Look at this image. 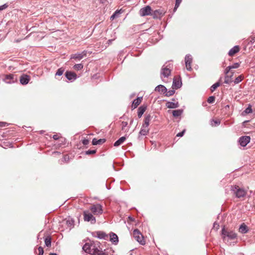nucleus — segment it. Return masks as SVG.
<instances>
[{
  "instance_id": "1",
  "label": "nucleus",
  "mask_w": 255,
  "mask_h": 255,
  "mask_svg": "<svg viewBox=\"0 0 255 255\" xmlns=\"http://www.w3.org/2000/svg\"><path fill=\"white\" fill-rule=\"evenodd\" d=\"M85 252L91 255H104V252L100 248V243L98 241H90L83 247Z\"/></svg>"
},
{
  "instance_id": "2",
  "label": "nucleus",
  "mask_w": 255,
  "mask_h": 255,
  "mask_svg": "<svg viewBox=\"0 0 255 255\" xmlns=\"http://www.w3.org/2000/svg\"><path fill=\"white\" fill-rule=\"evenodd\" d=\"M221 235L223 241L225 243L229 242L230 240L236 239L237 237V235L234 231L226 229L225 227L222 229Z\"/></svg>"
},
{
  "instance_id": "3",
  "label": "nucleus",
  "mask_w": 255,
  "mask_h": 255,
  "mask_svg": "<svg viewBox=\"0 0 255 255\" xmlns=\"http://www.w3.org/2000/svg\"><path fill=\"white\" fill-rule=\"evenodd\" d=\"M231 190L233 194L239 198L243 197L246 195V190L237 185L231 186Z\"/></svg>"
},
{
  "instance_id": "4",
  "label": "nucleus",
  "mask_w": 255,
  "mask_h": 255,
  "mask_svg": "<svg viewBox=\"0 0 255 255\" xmlns=\"http://www.w3.org/2000/svg\"><path fill=\"white\" fill-rule=\"evenodd\" d=\"M91 212L95 215H100L103 213L102 206L99 204L93 205L90 208Z\"/></svg>"
},
{
  "instance_id": "5",
  "label": "nucleus",
  "mask_w": 255,
  "mask_h": 255,
  "mask_svg": "<svg viewBox=\"0 0 255 255\" xmlns=\"http://www.w3.org/2000/svg\"><path fill=\"white\" fill-rule=\"evenodd\" d=\"M133 236L135 240L141 245H143L145 244V242L143 239V237L138 229L134 230Z\"/></svg>"
},
{
  "instance_id": "6",
  "label": "nucleus",
  "mask_w": 255,
  "mask_h": 255,
  "mask_svg": "<svg viewBox=\"0 0 255 255\" xmlns=\"http://www.w3.org/2000/svg\"><path fill=\"white\" fill-rule=\"evenodd\" d=\"M84 219L85 221L90 222L92 224L96 223V219L93 215L88 211L83 212Z\"/></svg>"
},
{
  "instance_id": "7",
  "label": "nucleus",
  "mask_w": 255,
  "mask_h": 255,
  "mask_svg": "<svg viewBox=\"0 0 255 255\" xmlns=\"http://www.w3.org/2000/svg\"><path fill=\"white\" fill-rule=\"evenodd\" d=\"M3 80L7 84H12L17 81L15 76L12 74L4 75Z\"/></svg>"
},
{
  "instance_id": "8",
  "label": "nucleus",
  "mask_w": 255,
  "mask_h": 255,
  "mask_svg": "<svg viewBox=\"0 0 255 255\" xmlns=\"http://www.w3.org/2000/svg\"><path fill=\"white\" fill-rule=\"evenodd\" d=\"M152 10L150 6L147 5L144 7L141 8L139 11V15L141 16H145L147 15H151Z\"/></svg>"
},
{
  "instance_id": "9",
  "label": "nucleus",
  "mask_w": 255,
  "mask_h": 255,
  "mask_svg": "<svg viewBox=\"0 0 255 255\" xmlns=\"http://www.w3.org/2000/svg\"><path fill=\"white\" fill-rule=\"evenodd\" d=\"M171 64L166 63V65H164L161 69V75L164 77H168L171 73Z\"/></svg>"
},
{
  "instance_id": "10",
  "label": "nucleus",
  "mask_w": 255,
  "mask_h": 255,
  "mask_svg": "<svg viewBox=\"0 0 255 255\" xmlns=\"http://www.w3.org/2000/svg\"><path fill=\"white\" fill-rule=\"evenodd\" d=\"M185 62L186 69L188 71H191L192 70L191 63L192 62V57L190 54H187L185 57Z\"/></svg>"
},
{
  "instance_id": "11",
  "label": "nucleus",
  "mask_w": 255,
  "mask_h": 255,
  "mask_svg": "<svg viewBox=\"0 0 255 255\" xmlns=\"http://www.w3.org/2000/svg\"><path fill=\"white\" fill-rule=\"evenodd\" d=\"M251 138L249 136H243L240 137L239 142L242 146H246L250 142Z\"/></svg>"
},
{
  "instance_id": "12",
  "label": "nucleus",
  "mask_w": 255,
  "mask_h": 255,
  "mask_svg": "<svg viewBox=\"0 0 255 255\" xmlns=\"http://www.w3.org/2000/svg\"><path fill=\"white\" fill-rule=\"evenodd\" d=\"M30 79L29 76L26 74H23L20 76L19 81L22 85H26L28 83Z\"/></svg>"
},
{
  "instance_id": "13",
  "label": "nucleus",
  "mask_w": 255,
  "mask_h": 255,
  "mask_svg": "<svg viewBox=\"0 0 255 255\" xmlns=\"http://www.w3.org/2000/svg\"><path fill=\"white\" fill-rule=\"evenodd\" d=\"M86 55V51H84L82 53H77L71 55V58L81 60Z\"/></svg>"
},
{
  "instance_id": "14",
  "label": "nucleus",
  "mask_w": 255,
  "mask_h": 255,
  "mask_svg": "<svg viewBox=\"0 0 255 255\" xmlns=\"http://www.w3.org/2000/svg\"><path fill=\"white\" fill-rule=\"evenodd\" d=\"M65 76L70 81H74L77 78V75L71 71H67L65 73Z\"/></svg>"
},
{
  "instance_id": "15",
  "label": "nucleus",
  "mask_w": 255,
  "mask_h": 255,
  "mask_svg": "<svg viewBox=\"0 0 255 255\" xmlns=\"http://www.w3.org/2000/svg\"><path fill=\"white\" fill-rule=\"evenodd\" d=\"M164 12L160 9H156L152 11L151 16H152L154 18H158L161 16H162Z\"/></svg>"
},
{
  "instance_id": "16",
  "label": "nucleus",
  "mask_w": 255,
  "mask_h": 255,
  "mask_svg": "<svg viewBox=\"0 0 255 255\" xmlns=\"http://www.w3.org/2000/svg\"><path fill=\"white\" fill-rule=\"evenodd\" d=\"M110 241H111L113 244L117 245L119 242V239L118 236L114 233H111L110 234Z\"/></svg>"
},
{
  "instance_id": "17",
  "label": "nucleus",
  "mask_w": 255,
  "mask_h": 255,
  "mask_svg": "<svg viewBox=\"0 0 255 255\" xmlns=\"http://www.w3.org/2000/svg\"><path fill=\"white\" fill-rule=\"evenodd\" d=\"M239 51L240 47L238 45H236L229 50L228 54L230 56H233L235 54L238 53Z\"/></svg>"
},
{
  "instance_id": "18",
  "label": "nucleus",
  "mask_w": 255,
  "mask_h": 255,
  "mask_svg": "<svg viewBox=\"0 0 255 255\" xmlns=\"http://www.w3.org/2000/svg\"><path fill=\"white\" fill-rule=\"evenodd\" d=\"M155 91L159 92L161 94H165L166 92V88L162 85H159L155 87Z\"/></svg>"
},
{
  "instance_id": "19",
  "label": "nucleus",
  "mask_w": 255,
  "mask_h": 255,
  "mask_svg": "<svg viewBox=\"0 0 255 255\" xmlns=\"http://www.w3.org/2000/svg\"><path fill=\"white\" fill-rule=\"evenodd\" d=\"M249 231L247 226L245 223H242L239 229V232L242 234H246Z\"/></svg>"
},
{
  "instance_id": "20",
  "label": "nucleus",
  "mask_w": 255,
  "mask_h": 255,
  "mask_svg": "<svg viewBox=\"0 0 255 255\" xmlns=\"http://www.w3.org/2000/svg\"><path fill=\"white\" fill-rule=\"evenodd\" d=\"M166 106L169 109H174L178 108L179 105L178 102H167L166 103Z\"/></svg>"
},
{
  "instance_id": "21",
  "label": "nucleus",
  "mask_w": 255,
  "mask_h": 255,
  "mask_svg": "<svg viewBox=\"0 0 255 255\" xmlns=\"http://www.w3.org/2000/svg\"><path fill=\"white\" fill-rule=\"evenodd\" d=\"M151 119V117L150 115H148L146 116L144 118V123L143 124V125L142 126V128H148Z\"/></svg>"
},
{
  "instance_id": "22",
  "label": "nucleus",
  "mask_w": 255,
  "mask_h": 255,
  "mask_svg": "<svg viewBox=\"0 0 255 255\" xmlns=\"http://www.w3.org/2000/svg\"><path fill=\"white\" fill-rule=\"evenodd\" d=\"M142 99V97H138L136 99H134L132 102V108L135 109L140 104Z\"/></svg>"
},
{
  "instance_id": "23",
  "label": "nucleus",
  "mask_w": 255,
  "mask_h": 255,
  "mask_svg": "<svg viewBox=\"0 0 255 255\" xmlns=\"http://www.w3.org/2000/svg\"><path fill=\"white\" fill-rule=\"evenodd\" d=\"M106 141V139L104 138L97 139L95 138H93L92 140V144L93 145H101L104 143Z\"/></svg>"
},
{
  "instance_id": "24",
  "label": "nucleus",
  "mask_w": 255,
  "mask_h": 255,
  "mask_svg": "<svg viewBox=\"0 0 255 255\" xmlns=\"http://www.w3.org/2000/svg\"><path fill=\"white\" fill-rule=\"evenodd\" d=\"M146 109V107L145 106H140V107L138 108L137 111V115L139 118L141 117L142 115L145 111Z\"/></svg>"
},
{
  "instance_id": "25",
  "label": "nucleus",
  "mask_w": 255,
  "mask_h": 255,
  "mask_svg": "<svg viewBox=\"0 0 255 255\" xmlns=\"http://www.w3.org/2000/svg\"><path fill=\"white\" fill-rule=\"evenodd\" d=\"M126 138L125 136H122L120 137L118 140H117L115 143L114 146H118L120 145L121 144H122L124 141L126 140Z\"/></svg>"
},
{
  "instance_id": "26",
  "label": "nucleus",
  "mask_w": 255,
  "mask_h": 255,
  "mask_svg": "<svg viewBox=\"0 0 255 255\" xmlns=\"http://www.w3.org/2000/svg\"><path fill=\"white\" fill-rule=\"evenodd\" d=\"M183 110L181 109L174 110L172 111V115L174 117H177L181 115Z\"/></svg>"
},
{
  "instance_id": "27",
  "label": "nucleus",
  "mask_w": 255,
  "mask_h": 255,
  "mask_svg": "<svg viewBox=\"0 0 255 255\" xmlns=\"http://www.w3.org/2000/svg\"><path fill=\"white\" fill-rule=\"evenodd\" d=\"M149 131V129L148 128H141L139 134L141 135H146L147 134Z\"/></svg>"
},
{
  "instance_id": "28",
  "label": "nucleus",
  "mask_w": 255,
  "mask_h": 255,
  "mask_svg": "<svg viewBox=\"0 0 255 255\" xmlns=\"http://www.w3.org/2000/svg\"><path fill=\"white\" fill-rule=\"evenodd\" d=\"M97 237L101 239H105L106 238H108V236L103 232H97Z\"/></svg>"
},
{
  "instance_id": "29",
  "label": "nucleus",
  "mask_w": 255,
  "mask_h": 255,
  "mask_svg": "<svg viewBox=\"0 0 255 255\" xmlns=\"http://www.w3.org/2000/svg\"><path fill=\"white\" fill-rule=\"evenodd\" d=\"M182 85V83L179 80H174L173 82L172 86L174 87L176 89L179 88Z\"/></svg>"
},
{
  "instance_id": "30",
  "label": "nucleus",
  "mask_w": 255,
  "mask_h": 255,
  "mask_svg": "<svg viewBox=\"0 0 255 255\" xmlns=\"http://www.w3.org/2000/svg\"><path fill=\"white\" fill-rule=\"evenodd\" d=\"M233 75V73L231 76L226 75L225 77V81H224L225 83L229 84V83H231L232 82V79Z\"/></svg>"
},
{
  "instance_id": "31",
  "label": "nucleus",
  "mask_w": 255,
  "mask_h": 255,
  "mask_svg": "<svg viewBox=\"0 0 255 255\" xmlns=\"http://www.w3.org/2000/svg\"><path fill=\"white\" fill-rule=\"evenodd\" d=\"M251 113H252V109L251 106L250 105L249 107L247 108L244 112H243L242 114L243 116H245L246 115L250 114Z\"/></svg>"
},
{
  "instance_id": "32",
  "label": "nucleus",
  "mask_w": 255,
  "mask_h": 255,
  "mask_svg": "<svg viewBox=\"0 0 255 255\" xmlns=\"http://www.w3.org/2000/svg\"><path fill=\"white\" fill-rule=\"evenodd\" d=\"M44 242H45V244L46 246H47V247H49L51 246V237L50 236L47 237L45 239Z\"/></svg>"
},
{
  "instance_id": "33",
  "label": "nucleus",
  "mask_w": 255,
  "mask_h": 255,
  "mask_svg": "<svg viewBox=\"0 0 255 255\" xmlns=\"http://www.w3.org/2000/svg\"><path fill=\"white\" fill-rule=\"evenodd\" d=\"M121 13L120 10H117L111 16L110 18L112 20H113L116 17L119 16V15Z\"/></svg>"
},
{
  "instance_id": "34",
  "label": "nucleus",
  "mask_w": 255,
  "mask_h": 255,
  "mask_svg": "<svg viewBox=\"0 0 255 255\" xmlns=\"http://www.w3.org/2000/svg\"><path fill=\"white\" fill-rule=\"evenodd\" d=\"M220 84L219 82H216V83L214 84L210 88L211 91L212 92H214L216 88L220 86Z\"/></svg>"
},
{
  "instance_id": "35",
  "label": "nucleus",
  "mask_w": 255,
  "mask_h": 255,
  "mask_svg": "<svg viewBox=\"0 0 255 255\" xmlns=\"http://www.w3.org/2000/svg\"><path fill=\"white\" fill-rule=\"evenodd\" d=\"M243 77L242 76V75H240L235 79L234 82L235 84H237L241 82L243 80Z\"/></svg>"
},
{
  "instance_id": "36",
  "label": "nucleus",
  "mask_w": 255,
  "mask_h": 255,
  "mask_svg": "<svg viewBox=\"0 0 255 255\" xmlns=\"http://www.w3.org/2000/svg\"><path fill=\"white\" fill-rule=\"evenodd\" d=\"M175 93V90H171L168 91H167V90L166 89V92L165 93V96L167 97H170L172 95H173Z\"/></svg>"
},
{
  "instance_id": "37",
  "label": "nucleus",
  "mask_w": 255,
  "mask_h": 255,
  "mask_svg": "<svg viewBox=\"0 0 255 255\" xmlns=\"http://www.w3.org/2000/svg\"><path fill=\"white\" fill-rule=\"evenodd\" d=\"M128 126L127 122H122V130H125V131H127L128 130V128H126Z\"/></svg>"
},
{
  "instance_id": "38",
  "label": "nucleus",
  "mask_w": 255,
  "mask_h": 255,
  "mask_svg": "<svg viewBox=\"0 0 255 255\" xmlns=\"http://www.w3.org/2000/svg\"><path fill=\"white\" fill-rule=\"evenodd\" d=\"M66 224L68 227L72 228L74 225V221L72 219H69L66 221Z\"/></svg>"
},
{
  "instance_id": "39",
  "label": "nucleus",
  "mask_w": 255,
  "mask_h": 255,
  "mask_svg": "<svg viewBox=\"0 0 255 255\" xmlns=\"http://www.w3.org/2000/svg\"><path fill=\"white\" fill-rule=\"evenodd\" d=\"M83 68V65L82 64H75L74 66V68L77 70H80Z\"/></svg>"
},
{
  "instance_id": "40",
  "label": "nucleus",
  "mask_w": 255,
  "mask_h": 255,
  "mask_svg": "<svg viewBox=\"0 0 255 255\" xmlns=\"http://www.w3.org/2000/svg\"><path fill=\"white\" fill-rule=\"evenodd\" d=\"M64 71V69H63L62 68H60L58 69V70L57 71V72L56 73V75L61 76L63 74Z\"/></svg>"
},
{
  "instance_id": "41",
  "label": "nucleus",
  "mask_w": 255,
  "mask_h": 255,
  "mask_svg": "<svg viewBox=\"0 0 255 255\" xmlns=\"http://www.w3.org/2000/svg\"><path fill=\"white\" fill-rule=\"evenodd\" d=\"M181 2L182 0H176L175 7L174 8V11H175L177 9V8L179 7Z\"/></svg>"
},
{
  "instance_id": "42",
  "label": "nucleus",
  "mask_w": 255,
  "mask_h": 255,
  "mask_svg": "<svg viewBox=\"0 0 255 255\" xmlns=\"http://www.w3.org/2000/svg\"><path fill=\"white\" fill-rule=\"evenodd\" d=\"M215 100V98L214 96H210L208 98V99L207 100V102L211 104V103H214Z\"/></svg>"
},
{
  "instance_id": "43",
  "label": "nucleus",
  "mask_w": 255,
  "mask_h": 255,
  "mask_svg": "<svg viewBox=\"0 0 255 255\" xmlns=\"http://www.w3.org/2000/svg\"><path fill=\"white\" fill-rule=\"evenodd\" d=\"M240 66V64L239 63H235L233 65L230 66L231 69H236L239 68Z\"/></svg>"
},
{
  "instance_id": "44",
  "label": "nucleus",
  "mask_w": 255,
  "mask_h": 255,
  "mask_svg": "<svg viewBox=\"0 0 255 255\" xmlns=\"http://www.w3.org/2000/svg\"><path fill=\"white\" fill-rule=\"evenodd\" d=\"M96 153L95 150H88L86 151V154L87 155L93 154Z\"/></svg>"
},
{
  "instance_id": "45",
  "label": "nucleus",
  "mask_w": 255,
  "mask_h": 255,
  "mask_svg": "<svg viewBox=\"0 0 255 255\" xmlns=\"http://www.w3.org/2000/svg\"><path fill=\"white\" fill-rule=\"evenodd\" d=\"M69 160V156L68 155H65L63 158V161L68 162Z\"/></svg>"
},
{
  "instance_id": "46",
  "label": "nucleus",
  "mask_w": 255,
  "mask_h": 255,
  "mask_svg": "<svg viewBox=\"0 0 255 255\" xmlns=\"http://www.w3.org/2000/svg\"><path fill=\"white\" fill-rule=\"evenodd\" d=\"M39 252V255H43V249L41 247H39L38 249Z\"/></svg>"
},
{
  "instance_id": "47",
  "label": "nucleus",
  "mask_w": 255,
  "mask_h": 255,
  "mask_svg": "<svg viewBox=\"0 0 255 255\" xmlns=\"http://www.w3.org/2000/svg\"><path fill=\"white\" fill-rule=\"evenodd\" d=\"M231 68L230 67V66L227 67L225 70V73L226 75H227V74L229 73L230 71L231 70Z\"/></svg>"
},
{
  "instance_id": "48",
  "label": "nucleus",
  "mask_w": 255,
  "mask_h": 255,
  "mask_svg": "<svg viewBox=\"0 0 255 255\" xmlns=\"http://www.w3.org/2000/svg\"><path fill=\"white\" fill-rule=\"evenodd\" d=\"M214 122L215 126H218L220 124V121L219 120H214L211 121V123Z\"/></svg>"
},
{
  "instance_id": "49",
  "label": "nucleus",
  "mask_w": 255,
  "mask_h": 255,
  "mask_svg": "<svg viewBox=\"0 0 255 255\" xmlns=\"http://www.w3.org/2000/svg\"><path fill=\"white\" fill-rule=\"evenodd\" d=\"M7 7V5L6 4H4L3 5L0 6V11L5 9Z\"/></svg>"
},
{
  "instance_id": "50",
  "label": "nucleus",
  "mask_w": 255,
  "mask_h": 255,
  "mask_svg": "<svg viewBox=\"0 0 255 255\" xmlns=\"http://www.w3.org/2000/svg\"><path fill=\"white\" fill-rule=\"evenodd\" d=\"M185 131V129H184L183 131H182L181 132H179L177 134V136H179V137H182L184 132Z\"/></svg>"
},
{
  "instance_id": "51",
  "label": "nucleus",
  "mask_w": 255,
  "mask_h": 255,
  "mask_svg": "<svg viewBox=\"0 0 255 255\" xmlns=\"http://www.w3.org/2000/svg\"><path fill=\"white\" fill-rule=\"evenodd\" d=\"M89 142V141L88 139H84L83 140H82V143L84 145H87Z\"/></svg>"
},
{
  "instance_id": "52",
  "label": "nucleus",
  "mask_w": 255,
  "mask_h": 255,
  "mask_svg": "<svg viewBox=\"0 0 255 255\" xmlns=\"http://www.w3.org/2000/svg\"><path fill=\"white\" fill-rule=\"evenodd\" d=\"M6 125H7V124L5 122H0V127H4Z\"/></svg>"
},
{
  "instance_id": "53",
  "label": "nucleus",
  "mask_w": 255,
  "mask_h": 255,
  "mask_svg": "<svg viewBox=\"0 0 255 255\" xmlns=\"http://www.w3.org/2000/svg\"><path fill=\"white\" fill-rule=\"evenodd\" d=\"M53 138L55 140H57L58 139H59V136L58 134H54L53 136Z\"/></svg>"
},
{
  "instance_id": "54",
  "label": "nucleus",
  "mask_w": 255,
  "mask_h": 255,
  "mask_svg": "<svg viewBox=\"0 0 255 255\" xmlns=\"http://www.w3.org/2000/svg\"><path fill=\"white\" fill-rule=\"evenodd\" d=\"M214 228H216L217 229H218L219 228V225L217 224L216 223H214Z\"/></svg>"
},
{
  "instance_id": "55",
  "label": "nucleus",
  "mask_w": 255,
  "mask_h": 255,
  "mask_svg": "<svg viewBox=\"0 0 255 255\" xmlns=\"http://www.w3.org/2000/svg\"><path fill=\"white\" fill-rule=\"evenodd\" d=\"M49 255H57V254H55V253H50V254H49Z\"/></svg>"
},
{
  "instance_id": "56",
  "label": "nucleus",
  "mask_w": 255,
  "mask_h": 255,
  "mask_svg": "<svg viewBox=\"0 0 255 255\" xmlns=\"http://www.w3.org/2000/svg\"><path fill=\"white\" fill-rule=\"evenodd\" d=\"M252 40H255V37H253V38H252Z\"/></svg>"
},
{
  "instance_id": "57",
  "label": "nucleus",
  "mask_w": 255,
  "mask_h": 255,
  "mask_svg": "<svg viewBox=\"0 0 255 255\" xmlns=\"http://www.w3.org/2000/svg\"><path fill=\"white\" fill-rule=\"evenodd\" d=\"M132 122H133V120H132L131 121V122H130V124H131L132 123Z\"/></svg>"
},
{
  "instance_id": "58",
  "label": "nucleus",
  "mask_w": 255,
  "mask_h": 255,
  "mask_svg": "<svg viewBox=\"0 0 255 255\" xmlns=\"http://www.w3.org/2000/svg\"><path fill=\"white\" fill-rule=\"evenodd\" d=\"M43 132H44L43 131H40V133H43Z\"/></svg>"
}]
</instances>
